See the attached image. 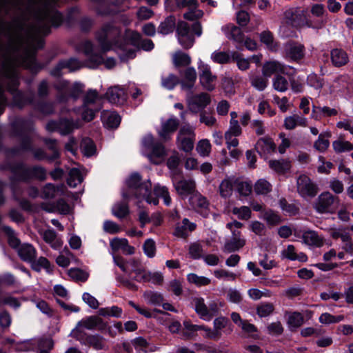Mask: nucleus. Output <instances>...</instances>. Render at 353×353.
Here are the masks:
<instances>
[{
    "mask_svg": "<svg viewBox=\"0 0 353 353\" xmlns=\"http://www.w3.org/2000/svg\"><path fill=\"white\" fill-rule=\"evenodd\" d=\"M174 185L177 193L182 197L195 194V181L192 179L181 180L174 183Z\"/></svg>",
    "mask_w": 353,
    "mask_h": 353,
    "instance_id": "16",
    "label": "nucleus"
},
{
    "mask_svg": "<svg viewBox=\"0 0 353 353\" xmlns=\"http://www.w3.org/2000/svg\"><path fill=\"white\" fill-rule=\"evenodd\" d=\"M274 310V307L272 303H263L258 306L256 312L259 316L261 317H265L270 315Z\"/></svg>",
    "mask_w": 353,
    "mask_h": 353,
    "instance_id": "64",
    "label": "nucleus"
},
{
    "mask_svg": "<svg viewBox=\"0 0 353 353\" xmlns=\"http://www.w3.org/2000/svg\"><path fill=\"white\" fill-rule=\"evenodd\" d=\"M331 60L334 65L340 67L345 65L348 61L347 53L341 49H334L331 52Z\"/></svg>",
    "mask_w": 353,
    "mask_h": 353,
    "instance_id": "36",
    "label": "nucleus"
},
{
    "mask_svg": "<svg viewBox=\"0 0 353 353\" xmlns=\"http://www.w3.org/2000/svg\"><path fill=\"white\" fill-rule=\"evenodd\" d=\"M68 275L72 279L81 281H85L88 278V274L79 268H71L68 271Z\"/></svg>",
    "mask_w": 353,
    "mask_h": 353,
    "instance_id": "63",
    "label": "nucleus"
},
{
    "mask_svg": "<svg viewBox=\"0 0 353 353\" xmlns=\"http://www.w3.org/2000/svg\"><path fill=\"white\" fill-rule=\"evenodd\" d=\"M259 217L267 222L269 225H276L281 222L280 216L274 211L269 210L263 211Z\"/></svg>",
    "mask_w": 353,
    "mask_h": 353,
    "instance_id": "44",
    "label": "nucleus"
},
{
    "mask_svg": "<svg viewBox=\"0 0 353 353\" xmlns=\"http://www.w3.org/2000/svg\"><path fill=\"white\" fill-rule=\"evenodd\" d=\"M175 26V19L174 17H169L162 22L159 27V32L162 34H168L172 32Z\"/></svg>",
    "mask_w": 353,
    "mask_h": 353,
    "instance_id": "48",
    "label": "nucleus"
},
{
    "mask_svg": "<svg viewBox=\"0 0 353 353\" xmlns=\"http://www.w3.org/2000/svg\"><path fill=\"white\" fill-rule=\"evenodd\" d=\"M285 22L295 28H307L319 29L324 26L325 20H306L303 10L290 9L285 12Z\"/></svg>",
    "mask_w": 353,
    "mask_h": 353,
    "instance_id": "4",
    "label": "nucleus"
},
{
    "mask_svg": "<svg viewBox=\"0 0 353 353\" xmlns=\"http://www.w3.org/2000/svg\"><path fill=\"white\" fill-rule=\"evenodd\" d=\"M232 212L241 220H248L251 217V210L247 206L235 207L232 209Z\"/></svg>",
    "mask_w": 353,
    "mask_h": 353,
    "instance_id": "61",
    "label": "nucleus"
},
{
    "mask_svg": "<svg viewBox=\"0 0 353 353\" xmlns=\"http://www.w3.org/2000/svg\"><path fill=\"white\" fill-rule=\"evenodd\" d=\"M338 112L334 108L324 106H313V117L318 119L319 117H331L337 114Z\"/></svg>",
    "mask_w": 353,
    "mask_h": 353,
    "instance_id": "40",
    "label": "nucleus"
},
{
    "mask_svg": "<svg viewBox=\"0 0 353 353\" xmlns=\"http://www.w3.org/2000/svg\"><path fill=\"white\" fill-rule=\"evenodd\" d=\"M99 313L103 316L120 317L122 314V309L118 306L101 308Z\"/></svg>",
    "mask_w": 353,
    "mask_h": 353,
    "instance_id": "59",
    "label": "nucleus"
},
{
    "mask_svg": "<svg viewBox=\"0 0 353 353\" xmlns=\"http://www.w3.org/2000/svg\"><path fill=\"white\" fill-rule=\"evenodd\" d=\"M101 119L104 125L108 128H116L121 122V117L114 112L103 111Z\"/></svg>",
    "mask_w": 353,
    "mask_h": 353,
    "instance_id": "32",
    "label": "nucleus"
},
{
    "mask_svg": "<svg viewBox=\"0 0 353 353\" xmlns=\"http://www.w3.org/2000/svg\"><path fill=\"white\" fill-rule=\"evenodd\" d=\"M260 40L268 50L272 52H276L279 48L278 43L275 41L273 34L269 30L263 31L260 34Z\"/></svg>",
    "mask_w": 353,
    "mask_h": 353,
    "instance_id": "34",
    "label": "nucleus"
},
{
    "mask_svg": "<svg viewBox=\"0 0 353 353\" xmlns=\"http://www.w3.org/2000/svg\"><path fill=\"white\" fill-rule=\"evenodd\" d=\"M232 234L231 239L225 244V250L229 252L238 250L245 244V240L241 237L239 231H232Z\"/></svg>",
    "mask_w": 353,
    "mask_h": 353,
    "instance_id": "22",
    "label": "nucleus"
},
{
    "mask_svg": "<svg viewBox=\"0 0 353 353\" xmlns=\"http://www.w3.org/2000/svg\"><path fill=\"white\" fill-rule=\"evenodd\" d=\"M179 126V121L175 117H170L166 121L162 123L161 130L159 132V137L167 140L170 134L176 131Z\"/></svg>",
    "mask_w": 353,
    "mask_h": 353,
    "instance_id": "20",
    "label": "nucleus"
},
{
    "mask_svg": "<svg viewBox=\"0 0 353 353\" xmlns=\"http://www.w3.org/2000/svg\"><path fill=\"white\" fill-rule=\"evenodd\" d=\"M57 87L59 90L58 99L60 102L66 101L69 98L77 99L84 88L83 84L81 83L76 82L72 85H70L65 81H59Z\"/></svg>",
    "mask_w": 353,
    "mask_h": 353,
    "instance_id": "8",
    "label": "nucleus"
},
{
    "mask_svg": "<svg viewBox=\"0 0 353 353\" xmlns=\"http://www.w3.org/2000/svg\"><path fill=\"white\" fill-rule=\"evenodd\" d=\"M269 166L277 172H284L290 169V162L286 160L270 161Z\"/></svg>",
    "mask_w": 353,
    "mask_h": 353,
    "instance_id": "51",
    "label": "nucleus"
},
{
    "mask_svg": "<svg viewBox=\"0 0 353 353\" xmlns=\"http://www.w3.org/2000/svg\"><path fill=\"white\" fill-rule=\"evenodd\" d=\"M193 32L198 37L201 35L202 30L200 23H194L190 30L187 23L184 21L179 23L177 26L178 40L183 48H190L193 46L194 42Z\"/></svg>",
    "mask_w": 353,
    "mask_h": 353,
    "instance_id": "5",
    "label": "nucleus"
},
{
    "mask_svg": "<svg viewBox=\"0 0 353 353\" xmlns=\"http://www.w3.org/2000/svg\"><path fill=\"white\" fill-rule=\"evenodd\" d=\"M236 190L241 196H247L250 194L252 189V184L249 181L236 182Z\"/></svg>",
    "mask_w": 353,
    "mask_h": 353,
    "instance_id": "60",
    "label": "nucleus"
},
{
    "mask_svg": "<svg viewBox=\"0 0 353 353\" xmlns=\"http://www.w3.org/2000/svg\"><path fill=\"white\" fill-rule=\"evenodd\" d=\"M107 327V324L97 316H91L78 322L77 326L72 330L70 335L79 341L82 340L83 329L94 330L97 329L103 331Z\"/></svg>",
    "mask_w": 353,
    "mask_h": 353,
    "instance_id": "6",
    "label": "nucleus"
},
{
    "mask_svg": "<svg viewBox=\"0 0 353 353\" xmlns=\"http://www.w3.org/2000/svg\"><path fill=\"white\" fill-rule=\"evenodd\" d=\"M42 235H43V240L47 243L50 245L52 248H53L54 250H58L61 247V245L63 244V241L60 238H59L57 236V234L54 230H47L43 232Z\"/></svg>",
    "mask_w": 353,
    "mask_h": 353,
    "instance_id": "35",
    "label": "nucleus"
},
{
    "mask_svg": "<svg viewBox=\"0 0 353 353\" xmlns=\"http://www.w3.org/2000/svg\"><path fill=\"white\" fill-rule=\"evenodd\" d=\"M256 148L260 153H270L275 150V145L270 138L260 139L256 145Z\"/></svg>",
    "mask_w": 353,
    "mask_h": 353,
    "instance_id": "38",
    "label": "nucleus"
},
{
    "mask_svg": "<svg viewBox=\"0 0 353 353\" xmlns=\"http://www.w3.org/2000/svg\"><path fill=\"white\" fill-rule=\"evenodd\" d=\"M110 246L113 252L121 250L126 254H132L134 252V247L128 244L126 239L114 238L110 241Z\"/></svg>",
    "mask_w": 353,
    "mask_h": 353,
    "instance_id": "23",
    "label": "nucleus"
},
{
    "mask_svg": "<svg viewBox=\"0 0 353 353\" xmlns=\"http://www.w3.org/2000/svg\"><path fill=\"white\" fill-rule=\"evenodd\" d=\"M106 97L112 103L123 104L127 99L128 92L124 88L114 86L108 89Z\"/></svg>",
    "mask_w": 353,
    "mask_h": 353,
    "instance_id": "15",
    "label": "nucleus"
},
{
    "mask_svg": "<svg viewBox=\"0 0 353 353\" xmlns=\"http://www.w3.org/2000/svg\"><path fill=\"white\" fill-rule=\"evenodd\" d=\"M31 263L32 268L37 272L41 271L42 268L46 269L48 272L52 271L50 262L45 257H40L37 261H32Z\"/></svg>",
    "mask_w": 353,
    "mask_h": 353,
    "instance_id": "58",
    "label": "nucleus"
},
{
    "mask_svg": "<svg viewBox=\"0 0 353 353\" xmlns=\"http://www.w3.org/2000/svg\"><path fill=\"white\" fill-rule=\"evenodd\" d=\"M211 101L210 97L207 93L192 95L188 98L189 110L193 113L202 111Z\"/></svg>",
    "mask_w": 353,
    "mask_h": 353,
    "instance_id": "13",
    "label": "nucleus"
},
{
    "mask_svg": "<svg viewBox=\"0 0 353 353\" xmlns=\"http://www.w3.org/2000/svg\"><path fill=\"white\" fill-rule=\"evenodd\" d=\"M173 62L176 66H185L190 63L191 59L188 54L177 52L173 55Z\"/></svg>",
    "mask_w": 353,
    "mask_h": 353,
    "instance_id": "56",
    "label": "nucleus"
},
{
    "mask_svg": "<svg viewBox=\"0 0 353 353\" xmlns=\"http://www.w3.org/2000/svg\"><path fill=\"white\" fill-rule=\"evenodd\" d=\"M47 129L49 131L59 130L61 134H66L72 131L74 128L73 123L68 120H61L59 123L50 121L47 124Z\"/></svg>",
    "mask_w": 353,
    "mask_h": 353,
    "instance_id": "24",
    "label": "nucleus"
},
{
    "mask_svg": "<svg viewBox=\"0 0 353 353\" xmlns=\"http://www.w3.org/2000/svg\"><path fill=\"white\" fill-rule=\"evenodd\" d=\"M222 30L224 32L228 39L235 41L237 43H243V34L241 30L238 27L228 24L222 28Z\"/></svg>",
    "mask_w": 353,
    "mask_h": 353,
    "instance_id": "26",
    "label": "nucleus"
},
{
    "mask_svg": "<svg viewBox=\"0 0 353 353\" xmlns=\"http://www.w3.org/2000/svg\"><path fill=\"white\" fill-rule=\"evenodd\" d=\"M154 192L157 196H161L163 199L164 203L170 205L171 203V198L170 196L168 190L165 186L157 184L154 188Z\"/></svg>",
    "mask_w": 353,
    "mask_h": 353,
    "instance_id": "49",
    "label": "nucleus"
},
{
    "mask_svg": "<svg viewBox=\"0 0 353 353\" xmlns=\"http://www.w3.org/2000/svg\"><path fill=\"white\" fill-rule=\"evenodd\" d=\"M303 315L297 312H290L287 314V323L290 330H295L303 323Z\"/></svg>",
    "mask_w": 353,
    "mask_h": 353,
    "instance_id": "37",
    "label": "nucleus"
},
{
    "mask_svg": "<svg viewBox=\"0 0 353 353\" xmlns=\"http://www.w3.org/2000/svg\"><path fill=\"white\" fill-rule=\"evenodd\" d=\"M195 133L191 127H183L181 128L178 137L177 143L180 149L185 152H190L194 148Z\"/></svg>",
    "mask_w": 353,
    "mask_h": 353,
    "instance_id": "11",
    "label": "nucleus"
},
{
    "mask_svg": "<svg viewBox=\"0 0 353 353\" xmlns=\"http://www.w3.org/2000/svg\"><path fill=\"white\" fill-rule=\"evenodd\" d=\"M339 203V198L329 192H322L314 203V208L321 214H332Z\"/></svg>",
    "mask_w": 353,
    "mask_h": 353,
    "instance_id": "7",
    "label": "nucleus"
},
{
    "mask_svg": "<svg viewBox=\"0 0 353 353\" xmlns=\"http://www.w3.org/2000/svg\"><path fill=\"white\" fill-rule=\"evenodd\" d=\"M302 239L305 244L315 248H321L323 246L325 243L324 236L319 235L314 230L305 232L303 234Z\"/></svg>",
    "mask_w": 353,
    "mask_h": 353,
    "instance_id": "18",
    "label": "nucleus"
},
{
    "mask_svg": "<svg viewBox=\"0 0 353 353\" xmlns=\"http://www.w3.org/2000/svg\"><path fill=\"white\" fill-rule=\"evenodd\" d=\"M114 263L118 265L122 271L126 273H136L140 268L141 265L139 261L132 259L125 262L122 258L113 256Z\"/></svg>",
    "mask_w": 353,
    "mask_h": 353,
    "instance_id": "19",
    "label": "nucleus"
},
{
    "mask_svg": "<svg viewBox=\"0 0 353 353\" xmlns=\"http://www.w3.org/2000/svg\"><path fill=\"white\" fill-rule=\"evenodd\" d=\"M84 174H85V170L83 167L79 166L78 168H72L69 172L68 184L70 187H76L83 181Z\"/></svg>",
    "mask_w": 353,
    "mask_h": 353,
    "instance_id": "28",
    "label": "nucleus"
},
{
    "mask_svg": "<svg viewBox=\"0 0 353 353\" xmlns=\"http://www.w3.org/2000/svg\"><path fill=\"white\" fill-rule=\"evenodd\" d=\"M198 69L202 86L208 90H214L216 83V77L212 74L210 67L200 60Z\"/></svg>",
    "mask_w": 353,
    "mask_h": 353,
    "instance_id": "12",
    "label": "nucleus"
},
{
    "mask_svg": "<svg viewBox=\"0 0 353 353\" xmlns=\"http://www.w3.org/2000/svg\"><path fill=\"white\" fill-rule=\"evenodd\" d=\"M330 132L321 133L319 134L318 139L314 142V148L321 152H325L330 146L329 137Z\"/></svg>",
    "mask_w": 353,
    "mask_h": 353,
    "instance_id": "42",
    "label": "nucleus"
},
{
    "mask_svg": "<svg viewBox=\"0 0 353 353\" xmlns=\"http://www.w3.org/2000/svg\"><path fill=\"white\" fill-rule=\"evenodd\" d=\"M236 180L234 177H225L220 183L219 187V194L223 198L230 197L233 192L234 185L236 184Z\"/></svg>",
    "mask_w": 353,
    "mask_h": 353,
    "instance_id": "29",
    "label": "nucleus"
},
{
    "mask_svg": "<svg viewBox=\"0 0 353 353\" xmlns=\"http://www.w3.org/2000/svg\"><path fill=\"white\" fill-rule=\"evenodd\" d=\"M120 31L111 24H107L97 32L96 39L98 46L90 41H84L79 46V50L83 52L87 57V65L96 68L104 63L105 68H112L115 65V60L112 58L104 59L103 54L113 48V41L119 35Z\"/></svg>",
    "mask_w": 353,
    "mask_h": 353,
    "instance_id": "1",
    "label": "nucleus"
},
{
    "mask_svg": "<svg viewBox=\"0 0 353 353\" xmlns=\"http://www.w3.org/2000/svg\"><path fill=\"white\" fill-rule=\"evenodd\" d=\"M195 228L196 224L185 218L181 224H178L176 226L174 235L177 237L185 238L188 235L189 232L194 231Z\"/></svg>",
    "mask_w": 353,
    "mask_h": 353,
    "instance_id": "27",
    "label": "nucleus"
},
{
    "mask_svg": "<svg viewBox=\"0 0 353 353\" xmlns=\"http://www.w3.org/2000/svg\"><path fill=\"white\" fill-rule=\"evenodd\" d=\"M80 341L85 345L93 347L95 350L103 349L105 345L104 339L98 334L87 336L82 335V340Z\"/></svg>",
    "mask_w": 353,
    "mask_h": 353,
    "instance_id": "33",
    "label": "nucleus"
},
{
    "mask_svg": "<svg viewBox=\"0 0 353 353\" xmlns=\"http://www.w3.org/2000/svg\"><path fill=\"white\" fill-rule=\"evenodd\" d=\"M332 146L336 152H349L353 150V144L349 141L339 139L333 142Z\"/></svg>",
    "mask_w": 353,
    "mask_h": 353,
    "instance_id": "53",
    "label": "nucleus"
},
{
    "mask_svg": "<svg viewBox=\"0 0 353 353\" xmlns=\"http://www.w3.org/2000/svg\"><path fill=\"white\" fill-rule=\"evenodd\" d=\"M187 280L189 283H193L199 287L207 285L210 283V279L203 276H198L194 273L188 274Z\"/></svg>",
    "mask_w": 353,
    "mask_h": 353,
    "instance_id": "52",
    "label": "nucleus"
},
{
    "mask_svg": "<svg viewBox=\"0 0 353 353\" xmlns=\"http://www.w3.org/2000/svg\"><path fill=\"white\" fill-rule=\"evenodd\" d=\"M198 154L203 157H208L212 150V145L207 139L200 140L196 147Z\"/></svg>",
    "mask_w": 353,
    "mask_h": 353,
    "instance_id": "43",
    "label": "nucleus"
},
{
    "mask_svg": "<svg viewBox=\"0 0 353 353\" xmlns=\"http://www.w3.org/2000/svg\"><path fill=\"white\" fill-rule=\"evenodd\" d=\"M272 86L276 91L284 92L288 89L289 83L285 77L276 75L272 79Z\"/></svg>",
    "mask_w": 353,
    "mask_h": 353,
    "instance_id": "45",
    "label": "nucleus"
},
{
    "mask_svg": "<svg viewBox=\"0 0 353 353\" xmlns=\"http://www.w3.org/2000/svg\"><path fill=\"white\" fill-rule=\"evenodd\" d=\"M196 79V72L194 68H188L185 71V81H182L183 89H190Z\"/></svg>",
    "mask_w": 353,
    "mask_h": 353,
    "instance_id": "41",
    "label": "nucleus"
},
{
    "mask_svg": "<svg viewBox=\"0 0 353 353\" xmlns=\"http://www.w3.org/2000/svg\"><path fill=\"white\" fill-rule=\"evenodd\" d=\"M189 201L191 205L203 216H208L209 202L205 196L196 192L190 197Z\"/></svg>",
    "mask_w": 353,
    "mask_h": 353,
    "instance_id": "14",
    "label": "nucleus"
},
{
    "mask_svg": "<svg viewBox=\"0 0 353 353\" xmlns=\"http://www.w3.org/2000/svg\"><path fill=\"white\" fill-rule=\"evenodd\" d=\"M285 55L293 61H299L305 55L304 46L301 43H288L285 46Z\"/></svg>",
    "mask_w": 353,
    "mask_h": 353,
    "instance_id": "17",
    "label": "nucleus"
},
{
    "mask_svg": "<svg viewBox=\"0 0 353 353\" xmlns=\"http://www.w3.org/2000/svg\"><path fill=\"white\" fill-rule=\"evenodd\" d=\"M211 59L214 63L225 64L230 62L231 57L225 52L216 50L212 53Z\"/></svg>",
    "mask_w": 353,
    "mask_h": 353,
    "instance_id": "57",
    "label": "nucleus"
},
{
    "mask_svg": "<svg viewBox=\"0 0 353 353\" xmlns=\"http://www.w3.org/2000/svg\"><path fill=\"white\" fill-rule=\"evenodd\" d=\"M268 78L261 76H252L250 77L251 85L259 91L265 89L268 84Z\"/></svg>",
    "mask_w": 353,
    "mask_h": 353,
    "instance_id": "50",
    "label": "nucleus"
},
{
    "mask_svg": "<svg viewBox=\"0 0 353 353\" xmlns=\"http://www.w3.org/2000/svg\"><path fill=\"white\" fill-rule=\"evenodd\" d=\"M296 188L299 194L305 199L314 197L318 192L316 185L305 174L298 177Z\"/></svg>",
    "mask_w": 353,
    "mask_h": 353,
    "instance_id": "10",
    "label": "nucleus"
},
{
    "mask_svg": "<svg viewBox=\"0 0 353 353\" xmlns=\"http://www.w3.org/2000/svg\"><path fill=\"white\" fill-rule=\"evenodd\" d=\"M142 152L146 156L150 162L154 164L162 163L167 155L164 146L154 142L153 136L146 134L142 140Z\"/></svg>",
    "mask_w": 353,
    "mask_h": 353,
    "instance_id": "3",
    "label": "nucleus"
},
{
    "mask_svg": "<svg viewBox=\"0 0 353 353\" xmlns=\"http://www.w3.org/2000/svg\"><path fill=\"white\" fill-rule=\"evenodd\" d=\"M81 151L84 156L90 157L96 154V145L89 138L83 139L81 143Z\"/></svg>",
    "mask_w": 353,
    "mask_h": 353,
    "instance_id": "39",
    "label": "nucleus"
},
{
    "mask_svg": "<svg viewBox=\"0 0 353 353\" xmlns=\"http://www.w3.org/2000/svg\"><path fill=\"white\" fill-rule=\"evenodd\" d=\"M141 177L138 173L132 174L126 181L128 190L122 192L123 197L127 199L133 194L139 201L144 200L149 204L157 205L159 200L151 192L150 181L141 183Z\"/></svg>",
    "mask_w": 353,
    "mask_h": 353,
    "instance_id": "2",
    "label": "nucleus"
},
{
    "mask_svg": "<svg viewBox=\"0 0 353 353\" xmlns=\"http://www.w3.org/2000/svg\"><path fill=\"white\" fill-rule=\"evenodd\" d=\"M178 83V77L172 74L161 77V85L165 89L172 90Z\"/></svg>",
    "mask_w": 353,
    "mask_h": 353,
    "instance_id": "54",
    "label": "nucleus"
},
{
    "mask_svg": "<svg viewBox=\"0 0 353 353\" xmlns=\"http://www.w3.org/2000/svg\"><path fill=\"white\" fill-rule=\"evenodd\" d=\"M113 214L118 218H123L129 213V209L127 203L121 202L117 203L112 207Z\"/></svg>",
    "mask_w": 353,
    "mask_h": 353,
    "instance_id": "55",
    "label": "nucleus"
},
{
    "mask_svg": "<svg viewBox=\"0 0 353 353\" xmlns=\"http://www.w3.org/2000/svg\"><path fill=\"white\" fill-rule=\"evenodd\" d=\"M254 190L257 194H265L271 191L272 185L265 179H261L255 183Z\"/></svg>",
    "mask_w": 353,
    "mask_h": 353,
    "instance_id": "47",
    "label": "nucleus"
},
{
    "mask_svg": "<svg viewBox=\"0 0 353 353\" xmlns=\"http://www.w3.org/2000/svg\"><path fill=\"white\" fill-rule=\"evenodd\" d=\"M307 119L299 114L288 116L284 119V127L287 130H293L298 126L305 127L307 125Z\"/></svg>",
    "mask_w": 353,
    "mask_h": 353,
    "instance_id": "30",
    "label": "nucleus"
},
{
    "mask_svg": "<svg viewBox=\"0 0 353 353\" xmlns=\"http://www.w3.org/2000/svg\"><path fill=\"white\" fill-rule=\"evenodd\" d=\"M343 319L344 316L343 315L333 316L330 313L325 312L320 316L319 321L323 324H330L340 322Z\"/></svg>",
    "mask_w": 353,
    "mask_h": 353,
    "instance_id": "62",
    "label": "nucleus"
},
{
    "mask_svg": "<svg viewBox=\"0 0 353 353\" xmlns=\"http://www.w3.org/2000/svg\"><path fill=\"white\" fill-rule=\"evenodd\" d=\"M140 37L141 36L138 32L130 30L126 31L125 43L119 46V49L122 51L120 54L121 59L134 57V47L138 44Z\"/></svg>",
    "mask_w": 353,
    "mask_h": 353,
    "instance_id": "9",
    "label": "nucleus"
},
{
    "mask_svg": "<svg viewBox=\"0 0 353 353\" xmlns=\"http://www.w3.org/2000/svg\"><path fill=\"white\" fill-rule=\"evenodd\" d=\"M285 72V66L276 61L266 62L263 67V74L267 78H269L274 74Z\"/></svg>",
    "mask_w": 353,
    "mask_h": 353,
    "instance_id": "25",
    "label": "nucleus"
},
{
    "mask_svg": "<svg viewBox=\"0 0 353 353\" xmlns=\"http://www.w3.org/2000/svg\"><path fill=\"white\" fill-rule=\"evenodd\" d=\"M17 252L20 258L24 261L32 262L36 257V250L29 243L21 245L18 248Z\"/></svg>",
    "mask_w": 353,
    "mask_h": 353,
    "instance_id": "31",
    "label": "nucleus"
},
{
    "mask_svg": "<svg viewBox=\"0 0 353 353\" xmlns=\"http://www.w3.org/2000/svg\"><path fill=\"white\" fill-rule=\"evenodd\" d=\"M192 303L194 305L196 314L201 319L206 321H210L212 319V314L208 311V306L205 305L203 298L195 297L193 299Z\"/></svg>",
    "mask_w": 353,
    "mask_h": 353,
    "instance_id": "21",
    "label": "nucleus"
},
{
    "mask_svg": "<svg viewBox=\"0 0 353 353\" xmlns=\"http://www.w3.org/2000/svg\"><path fill=\"white\" fill-rule=\"evenodd\" d=\"M143 297L148 303L154 305H161L163 301L162 294L157 292H145L143 294Z\"/></svg>",
    "mask_w": 353,
    "mask_h": 353,
    "instance_id": "46",
    "label": "nucleus"
}]
</instances>
